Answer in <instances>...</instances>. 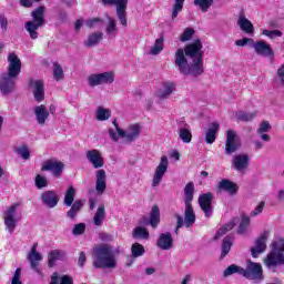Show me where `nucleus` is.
I'll use <instances>...</instances> for the list:
<instances>
[{"label": "nucleus", "mask_w": 284, "mask_h": 284, "mask_svg": "<svg viewBox=\"0 0 284 284\" xmlns=\"http://www.w3.org/2000/svg\"><path fill=\"white\" fill-rule=\"evenodd\" d=\"M174 65L184 77H201L203 74V43L195 40L174 53Z\"/></svg>", "instance_id": "1"}, {"label": "nucleus", "mask_w": 284, "mask_h": 284, "mask_svg": "<svg viewBox=\"0 0 284 284\" xmlns=\"http://www.w3.org/2000/svg\"><path fill=\"white\" fill-rule=\"evenodd\" d=\"M8 62V71L0 77V92L4 97L12 94V91L17 88V79L21 74V60L16 53H9Z\"/></svg>", "instance_id": "2"}, {"label": "nucleus", "mask_w": 284, "mask_h": 284, "mask_svg": "<svg viewBox=\"0 0 284 284\" xmlns=\"http://www.w3.org/2000/svg\"><path fill=\"white\" fill-rule=\"evenodd\" d=\"M194 201V182H189L184 187V220L179 213H175L176 226L175 234H179V230L185 225L186 227H192L196 223V213H194V207H192V202Z\"/></svg>", "instance_id": "3"}, {"label": "nucleus", "mask_w": 284, "mask_h": 284, "mask_svg": "<svg viewBox=\"0 0 284 284\" xmlns=\"http://www.w3.org/2000/svg\"><path fill=\"white\" fill-rule=\"evenodd\" d=\"M93 266L99 270H114L116 267V256L112 246L102 244L93 250Z\"/></svg>", "instance_id": "4"}, {"label": "nucleus", "mask_w": 284, "mask_h": 284, "mask_svg": "<svg viewBox=\"0 0 284 284\" xmlns=\"http://www.w3.org/2000/svg\"><path fill=\"white\" fill-rule=\"evenodd\" d=\"M271 247V252L264 258V265L270 272H276L281 265H284V241L273 242Z\"/></svg>", "instance_id": "5"}, {"label": "nucleus", "mask_w": 284, "mask_h": 284, "mask_svg": "<svg viewBox=\"0 0 284 284\" xmlns=\"http://www.w3.org/2000/svg\"><path fill=\"white\" fill-rule=\"evenodd\" d=\"M33 21L26 22V30L29 32L31 39H39V33L37 32L45 20L43 16L45 14V7H39L32 11Z\"/></svg>", "instance_id": "6"}, {"label": "nucleus", "mask_w": 284, "mask_h": 284, "mask_svg": "<svg viewBox=\"0 0 284 284\" xmlns=\"http://www.w3.org/2000/svg\"><path fill=\"white\" fill-rule=\"evenodd\" d=\"M21 204L14 203L4 211V225L9 234H13L17 230V224L21 221V212L19 207Z\"/></svg>", "instance_id": "7"}, {"label": "nucleus", "mask_w": 284, "mask_h": 284, "mask_svg": "<svg viewBox=\"0 0 284 284\" xmlns=\"http://www.w3.org/2000/svg\"><path fill=\"white\" fill-rule=\"evenodd\" d=\"M242 276L247 278V281H253V283H261L263 281V266L260 263L246 261V268L242 267Z\"/></svg>", "instance_id": "8"}, {"label": "nucleus", "mask_w": 284, "mask_h": 284, "mask_svg": "<svg viewBox=\"0 0 284 284\" xmlns=\"http://www.w3.org/2000/svg\"><path fill=\"white\" fill-rule=\"evenodd\" d=\"M104 6H115L116 17L124 28H128V0H101Z\"/></svg>", "instance_id": "9"}, {"label": "nucleus", "mask_w": 284, "mask_h": 284, "mask_svg": "<svg viewBox=\"0 0 284 284\" xmlns=\"http://www.w3.org/2000/svg\"><path fill=\"white\" fill-rule=\"evenodd\" d=\"M88 83L90 88H97V85H112V83H114V73L113 71L93 73L88 77Z\"/></svg>", "instance_id": "10"}, {"label": "nucleus", "mask_w": 284, "mask_h": 284, "mask_svg": "<svg viewBox=\"0 0 284 284\" xmlns=\"http://www.w3.org/2000/svg\"><path fill=\"white\" fill-rule=\"evenodd\" d=\"M113 125L116 128L119 136L125 139L129 143H132V141L139 139V134H141V126H139V124L130 125L126 131L119 128V123H116V120L113 121Z\"/></svg>", "instance_id": "11"}, {"label": "nucleus", "mask_w": 284, "mask_h": 284, "mask_svg": "<svg viewBox=\"0 0 284 284\" xmlns=\"http://www.w3.org/2000/svg\"><path fill=\"white\" fill-rule=\"evenodd\" d=\"M168 165H170L168 156L163 155L153 174L152 187H159V185H161V181H163V176H165V172H168Z\"/></svg>", "instance_id": "12"}, {"label": "nucleus", "mask_w": 284, "mask_h": 284, "mask_svg": "<svg viewBox=\"0 0 284 284\" xmlns=\"http://www.w3.org/2000/svg\"><path fill=\"white\" fill-rule=\"evenodd\" d=\"M63 168H65V165L59 160H47L42 163L41 171L51 172L55 179H59V176L63 174Z\"/></svg>", "instance_id": "13"}, {"label": "nucleus", "mask_w": 284, "mask_h": 284, "mask_svg": "<svg viewBox=\"0 0 284 284\" xmlns=\"http://www.w3.org/2000/svg\"><path fill=\"white\" fill-rule=\"evenodd\" d=\"M239 148H241V139L234 130H229L226 132L225 153L234 154Z\"/></svg>", "instance_id": "14"}, {"label": "nucleus", "mask_w": 284, "mask_h": 284, "mask_svg": "<svg viewBox=\"0 0 284 284\" xmlns=\"http://www.w3.org/2000/svg\"><path fill=\"white\" fill-rule=\"evenodd\" d=\"M85 156L94 170H101V168L105 165V159L103 158V154L97 149L88 150L85 152Z\"/></svg>", "instance_id": "15"}, {"label": "nucleus", "mask_w": 284, "mask_h": 284, "mask_svg": "<svg viewBox=\"0 0 284 284\" xmlns=\"http://www.w3.org/2000/svg\"><path fill=\"white\" fill-rule=\"evenodd\" d=\"M212 201H214V194L210 192L201 194L197 199L199 205L206 219L212 216Z\"/></svg>", "instance_id": "16"}, {"label": "nucleus", "mask_w": 284, "mask_h": 284, "mask_svg": "<svg viewBox=\"0 0 284 284\" xmlns=\"http://www.w3.org/2000/svg\"><path fill=\"white\" fill-rule=\"evenodd\" d=\"M232 166L241 174H245L250 168V156L245 153L236 154L232 159Z\"/></svg>", "instance_id": "17"}, {"label": "nucleus", "mask_w": 284, "mask_h": 284, "mask_svg": "<svg viewBox=\"0 0 284 284\" xmlns=\"http://www.w3.org/2000/svg\"><path fill=\"white\" fill-rule=\"evenodd\" d=\"M29 85L32 88L33 99L37 103L45 100V87L43 80H30Z\"/></svg>", "instance_id": "18"}, {"label": "nucleus", "mask_w": 284, "mask_h": 284, "mask_svg": "<svg viewBox=\"0 0 284 284\" xmlns=\"http://www.w3.org/2000/svg\"><path fill=\"white\" fill-rule=\"evenodd\" d=\"M270 236V232L265 231L256 241L255 246L251 248V253L253 258H258V254H263L265 250H267V239Z\"/></svg>", "instance_id": "19"}, {"label": "nucleus", "mask_w": 284, "mask_h": 284, "mask_svg": "<svg viewBox=\"0 0 284 284\" xmlns=\"http://www.w3.org/2000/svg\"><path fill=\"white\" fill-rule=\"evenodd\" d=\"M105 190H108V174L105 173V170L99 169L95 171L97 194H104Z\"/></svg>", "instance_id": "20"}, {"label": "nucleus", "mask_w": 284, "mask_h": 284, "mask_svg": "<svg viewBox=\"0 0 284 284\" xmlns=\"http://www.w3.org/2000/svg\"><path fill=\"white\" fill-rule=\"evenodd\" d=\"M237 26L242 32L248 34L250 37H254V24L247 17H245L244 12H240L237 17Z\"/></svg>", "instance_id": "21"}, {"label": "nucleus", "mask_w": 284, "mask_h": 284, "mask_svg": "<svg viewBox=\"0 0 284 284\" xmlns=\"http://www.w3.org/2000/svg\"><path fill=\"white\" fill-rule=\"evenodd\" d=\"M41 202L45 207L52 210L59 205V194H57L55 191H44L41 194Z\"/></svg>", "instance_id": "22"}, {"label": "nucleus", "mask_w": 284, "mask_h": 284, "mask_svg": "<svg viewBox=\"0 0 284 284\" xmlns=\"http://www.w3.org/2000/svg\"><path fill=\"white\" fill-rule=\"evenodd\" d=\"M27 258L31 265V270H34L36 273L39 274V276H43V272H41V268H39V262L43 261V255L34 251V248H31Z\"/></svg>", "instance_id": "23"}, {"label": "nucleus", "mask_w": 284, "mask_h": 284, "mask_svg": "<svg viewBox=\"0 0 284 284\" xmlns=\"http://www.w3.org/2000/svg\"><path fill=\"white\" fill-rule=\"evenodd\" d=\"M36 121L39 125H45V121L50 119V111L45 104H40L33 108Z\"/></svg>", "instance_id": "24"}, {"label": "nucleus", "mask_w": 284, "mask_h": 284, "mask_svg": "<svg viewBox=\"0 0 284 284\" xmlns=\"http://www.w3.org/2000/svg\"><path fill=\"white\" fill-rule=\"evenodd\" d=\"M253 49L260 57H274L272 47L265 41L253 42Z\"/></svg>", "instance_id": "25"}, {"label": "nucleus", "mask_w": 284, "mask_h": 284, "mask_svg": "<svg viewBox=\"0 0 284 284\" xmlns=\"http://www.w3.org/2000/svg\"><path fill=\"white\" fill-rule=\"evenodd\" d=\"M217 192H227V194L234 196L239 192V185L227 179H223L217 184Z\"/></svg>", "instance_id": "26"}, {"label": "nucleus", "mask_w": 284, "mask_h": 284, "mask_svg": "<svg viewBox=\"0 0 284 284\" xmlns=\"http://www.w3.org/2000/svg\"><path fill=\"white\" fill-rule=\"evenodd\" d=\"M156 247H159V250H172L174 247V239H172V233L160 234L156 241Z\"/></svg>", "instance_id": "27"}, {"label": "nucleus", "mask_w": 284, "mask_h": 284, "mask_svg": "<svg viewBox=\"0 0 284 284\" xmlns=\"http://www.w3.org/2000/svg\"><path fill=\"white\" fill-rule=\"evenodd\" d=\"M101 41H103V32L97 31L88 36L84 40V45L85 48H94V45H99Z\"/></svg>", "instance_id": "28"}, {"label": "nucleus", "mask_w": 284, "mask_h": 284, "mask_svg": "<svg viewBox=\"0 0 284 284\" xmlns=\"http://www.w3.org/2000/svg\"><path fill=\"white\" fill-rule=\"evenodd\" d=\"M149 223L153 230L159 227V224L161 223V210L159 209V205L152 206Z\"/></svg>", "instance_id": "29"}, {"label": "nucleus", "mask_w": 284, "mask_h": 284, "mask_svg": "<svg viewBox=\"0 0 284 284\" xmlns=\"http://www.w3.org/2000/svg\"><path fill=\"white\" fill-rule=\"evenodd\" d=\"M221 125L219 124V122H213L211 124V128H209L205 132V142L209 145H212V143H214V141H216V132H219Z\"/></svg>", "instance_id": "30"}, {"label": "nucleus", "mask_w": 284, "mask_h": 284, "mask_svg": "<svg viewBox=\"0 0 284 284\" xmlns=\"http://www.w3.org/2000/svg\"><path fill=\"white\" fill-rule=\"evenodd\" d=\"M83 209V201L77 200L70 207V210L67 212V216L70 219V221H75L77 216H79V213Z\"/></svg>", "instance_id": "31"}, {"label": "nucleus", "mask_w": 284, "mask_h": 284, "mask_svg": "<svg viewBox=\"0 0 284 284\" xmlns=\"http://www.w3.org/2000/svg\"><path fill=\"white\" fill-rule=\"evenodd\" d=\"M65 258V252L61 250H53L49 253V267H54L57 261H62Z\"/></svg>", "instance_id": "32"}, {"label": "nucleus", "mask_w": 284, "mask_h": 284, "mask_svg": "<svg viewBox=\"0 0 284 284\" xmlns=\"http://www.w3.org/2000/svg\"><path fill=\"white\" fill-rule=\"evenodd\" d=\"M174 90H176V85L172 82H166L164 83L163 89L158 92V97L160 99H169Z\"/></svg>", "instance_id": "33"}, {"label": "nucleus", "mask_w": 284, "mask_h": 284, "mask_svg": "<svg viewBox=\"0 0 284 284\" xmlns=\"http://www.w3.org/2000/svg\"><path fill=\"white\" fill-rule=\"evenodd\" d=\"M233 245H234V237L227 235L223 239L221 258H225V256L230 254V251L232 250Z\"/></svg>", "instance_id": "34"}, {"label": "nucleus", "mask_w": 284, "mask_h": 284, "mask_svg": "<svg viewBox=\"0 0 284 284\" xmlns=\"http://www.w3.org/2000/svg\"><path fill=\"white\" fill-rule=\"evenodd\" d=\"M74 196H77V189H74V186L71 185L64 193L63 204L67 207H71L72 205H74Z\"/></svg>", "instance_id": "35"}, {"label": "nucleus", "mask_w": 284, "mask_h": 284, "mask_svg": "<svg viewBox=\"0 0 284 284\" xmlns=\"http://www.w3.org/2000/svg\"><path fill=\"white\" fill-rule=\"evenodd\" d=\"M179 136L184 143L192 142V131L190 130V125L184 124L179 129Z\"/></svg>", "instance_id": "36"}, {"label": "nucleus", "mask_w": 284, "mask_h": 284, "mask_svg": "<svg viewBox=\"0 0 284 284\" xmlns=\"http://www.w3.org/2000/svg\"><path fill=\"white\" fill-rule=\"evenodd\" d=\"M103 221H105V206L100 205L93 216V223L98 227H101V225H103Z\"/></svg>", "instance_id": "37"}, {"label": "nucleus", "mask_w": 284, "mask_h": 284, "mask_svg": "<svg viewBox=\"0 0 284 284\" xmlns=\"http://www.w3.org/2000/svg\"><path fill=\"white\" fill-rule=\"evenodd\" d=\"M50 284H59V273L54 272L51 275ZM60 284H74V280L69 275H62L60 277Z\"/></svg>", "instance_id": "38"}, {"label": "nucleus", "mask_w": 284, "mask_h": 284, "mask_svg": "<svg viewBox=\"0 0 284 284\" xmlns=\"http://www.w3.org/2000/svg\"><path fill=\"white\" fill-rule=\"evenodd\" d=\"M112 116V111L110 109H105L103 106H98L95 112L97 121H108Z\"/></svg>", "instance_id": "39"}, {"label": "nucleus", "mask_w": 284, "mask_h": 284, "mask_svg": "<svg viewBox=\"0 0 284 284\" xmlns=\"http://www.w3.org/2000/svg\"><path fill=\"white\" fill-rule=\"evenodd\" d=\"M105 32L108 37H114L116 32H119V28H116V20L112 17H108V24L105 27Z\"/></svg>", "instance_id": "40"}, {"label": "nucleus", "mask_w": 284, "mask_h": 284, "mask_svg": "<svg viewBox=\"0 0 284 284\" xmlns=\"http://www.w3.org/2000/svg\"><path fill=\"white\" fill-rule=\"evenodd\" d=\"M235 116H236L237 121L247 123V122L254 121V119H256V112L239 111V112H236Z\"/></svg>", "instance_id": "41"}, {"label": "nucleus", "mask_w": 284, "mask_h": 284, "mask_svg": "<svg viewBox=\"0 0 284 284\" xmlns=\"http://www.w3.org/2000/svg\"><path fill=\"white\" fill-rule=\"evenodd\" d=\"M233 274H240V276L243 275V267L232 264L227 268L224 270L223 272V277L227 278L229 276H232Z\"/></svg>", "instance_id": "42"}, {"label": "nucleus", "mask_w": 284, "mask_h": 284, "mask_svg": "<svg viewBox=\"0 0 284 284\" xmlns=\"http://www.w3.org/2000/svg\"><path fill=\"white\" fill-rule=\"evenodd\" d=\"M133 239H150V232L148 231V229L143 227V226H138L133 230L132 233Z\"/></svg>", "instance_id": "43"}, {"label": "nucleus", "mask_w": 284, "mask_h": 284, "mask_svg": "<svg viewBox=\"0 0 284 284\" xmlns=\"http://www.w3.org/2000/svg\"><path fill=\"white\" fill-rule=\"evenodd\" d=\"M53 79L55 81H63L65 79V73H63V68L59 62L53 63Z\"/></svg>", "instance_id": "44"}, {"label": "nucleus", "mask_w": 284, "mask_h": 284, "mask_svg": "<svg viewBox=\"0 0 284 284\" xmlns=\"http://www.w3.org/2000/svg\"><path fill=\"white\" fill-rule=\"evenodd\" d=\"M236 223L234 221L229 222L226 225L222 226L215 234L214 240L217 241V239H221V236H225L230 230H234V226Z\"/></svg>", "instance_id": "45"}, {"label": "nucleus", "mask_w": 284, "mask_h": 284, "mask_svg": "<svg viewBox=\"0 0 284 284\" xmlns=\"http://www.w3.org/2000/svg\"><path fill=\"white\" fill-rule=\"evenodd\" d=\"M163 37L156 39L150 50V54H152L153 57H156V54H161V52H163Z\"/></svg>", "instance_id": "46"}, {"label": "nucleus", "mask_w": 284, "mask_h": 284, "mask_svg": "<svg viewBox=\"0 0 284 284\" xmlns=\"http://www.w3.org/2000/svg\"><path fill=\"white\" fill-rule=\"evenodd\" d=\"M213 3L214 0H194V6H199L202 12H207Z\"/></svg>", "instance_id": "47"}, {"label": "nucleus", "mask_w": 284, "mask_h": 284, "mask_svg": "<svg viewBox=\"0 0 284 284\" xmlns=\"http://www.w3.org/2000/svg\"><path fill=\"white\" fill-rule=\"evenodd\" d=\"M131 252L134 258H139V256H143L145 254V247H143V245L140 243H134L131 246Z\"/></svg>", "instance_id": "48"}, {"label": "nucleus", "mask_w": 284, "mask_h": 284, "mask_svg": "<svg viewBox=\"0 0 284 284\" xmlns=\"http://www.w3.org/2000/svg\"><path fill=\"white\" fill-rule=\"evenodd\" d=\"M87 28H103V19L101 18H90L85 21Z\"/></svg>", "instance_id": "49"}, {"label": "nucleus", "mask_w": 284, "mask_h": 284, "mask_svg": "<svg viewBox=\"0 0 284 284\" xmlns=\"http://www.w3.org/2000/svg\"><path fill=\"white\" fill-rule=\"evenodd\" d=\"M250 227V216L243 215L237 229V234H245Z\"/></svg>", "instance_id": "50"}, {"label": "nucleus", "mask_w": 284, "mask_h": 284, "mask_svg": "<svg viewBox=\"0 0 284 284\" xmlns=\"http://www.w3.org/2000/svg\"><path fill=\"white\" fill-rule=\"evenodd\" d=\"M262 34L264 36V37H267L268 39H276V38H281V37H283V31H281V30H267V29H264L263 31H262Z\"/></svg>", "instance_id": "51"}, {"label": "nucleus", "mask_w": 284, "mask_h": 284, "mask_svg": "<svg viewBox=\"0 0 284 284\" xmlns=\"http://www.w3.org/2000/svg\"><path fill=\"white\" fill-rule=\"evenodd\" d=\"M194 29L192 28H186L184 29L183 33L181 34L180 37V41L182 43H185V41H191L192 40V37H194Z\"/></svg>", "instance_id": "52"}, {"label": "nucleus", "mask_w": 284, "mask_h": 284, "mask_svg": "<svg viewBox=\"0 0 284 284\" xmlns=\"http://www.w3.org/2000/svg\"><path fill=\"white\" fill-rule=\"evenodd\" d=\"M36 187L38 190H43V187H48V179L45 176L38 174L36 176Z\"/></svg>", "instance_id": "53"}, {"label": "nucleus", "mask_w": 284, "mask_h": 284, "mask_svg": "<svg viewBox=\"0 0 284 284\" xmlns=\"http://www.w3.org/2000/svg\"><path fill=\"white\" fill-rule=\"evenodd\" d=\"M183 3H185V0H175V4L172 11V19H176L179 17V12L183 10Z\"/></svg>", "instance_id": "54"}, {"label": "nucleus", "mask_w": 284, "mask_h": 284, "mask_svg": "<svg viewBox=\"0 0 284 284\" xmlns=\"http://www.w3.org/2000/svg\"><path fill=\"white\" fill-rule=\"evenodd\" d=\"M17 153L21 156V159H24V161L30 159V149H28L26 145L18 148Z\"/></svg>", "instance_id": "55"}, {"label": "nucleus", "mask_w": 284, "mask_h": 284, "mask_svg": "<svg viewBox=\"0 0 284 284\" xmlns=\"http://www.w3.org/2000/svg\"><path fill=\"white\" fill-rule=\"evenodd\" d=\"M85 232V223H79L73 226L72 234L74 236H81Z\"/></svg>", "instance_id": "56"}, {"label": "nucleus", "mask_w": 284, "mask_h": 284, "mask_svg": "<svg viewBox=\"0 0 284 284\" xmlns=\"http://www.w3.org/2000/svg\"><path fill=\"white\" fill-rule=\"evenodd\" d=\"M272 130V125L267 121H263L257 129V134H264L265 132H270Z\"/></svg>", "instance_id": "57"}, {"label": "nucleus", "mask_w": 284, "mask_h": 284, "mask_svg": "<svg viewBox=\"0 0 284 284\" xmlns=\"http://www.w3.org/2000/svg\"><path fill=\"white\" fill-rule=\"evenodd\" d=\"M265 209V202H260L257 206L251 212V216H258L260 214H263V210Z\"/></svg>", "instance_id": "58"}, {"label": "nucleus", "mask_w": 284, "mask_h": 284, "mask_svg": "<svg viewBox=\"0 0 284 284\" xmlns=\"http://www.w3.org/2000/svg\"><path fill=\"white\" fill-rule=\"evenodd\" d=\"M248 43H254V40L252 38H243L235 41V45L239 48H245V45Z\"/></svg>", "instance_id": "59"}, {"label": "nucleus", "mask_w": 284, "mask_h": 284, "mask_svg": "<svg viewBox=\"0 0 284 284\" xmlns=\"http://www.w3.org/2000/svg\"><path fill=\"white\" fill-rule=\"evenodd\" d=\"M0 27L3 32L8 30V18L3 14H0Z\"/></svg>", "instance_id": "60"}, {"label": "nucleus", "mask_w": 284, "mask_h": 284, "mask_svg": "<svg viewBox=\"0 0 284 284\" xmlns=\"http://www.w3.org/2000/svg\"><path fill=\"white\" fill-rule=\"evenodd\" d=\"M109 135H110V139H112V141H119V138L121 136L119 135V131H116V126H115V131L114 129L109 130Z\"/></svg>", "instance_id": "61"}, {"label": "nucleus", "mask_w": 284, "mask_h": 284, "mask_svg": "<svg viewBox=\"0 0 284 284\" xmlns=\"http://www.w3.org/2000/svg\"><path fill=\"white\" fill-rule=\"evenodd\" d=\"M277 77L281 81V84L284 85V63L277 69Z\"/></svg>", "instance_id": "62"}, {"label": "nucleus", "mask_w": 284, "mask_h": 284, "mask_svg": "<svg viewBox=\"0 0 284 284\" xmlns=\"http://www.w3.org/2000/svg\"><path fill=\"white\" fill-rule=\"evenodd\" d=\"M85 261H87L85 252H80L79 260H78L79 266L83 267V265H85Z\"/></svg>", "instance_id": "63"}, {"label": "nucleus", "mask_w": 284, "mask_h": 284, "mask_svg": "<svg viewBox=\"0 0 284 284\" xmlns=\"http://www.w3.org/2000/svg\"><path fill=\"white\" fill-rule=\"evenodd\" d=\"M181 284H192V275L186 274V275L183 277Z\"/></svg>", "instance_id": "64"}]
</instances>
